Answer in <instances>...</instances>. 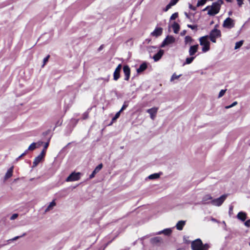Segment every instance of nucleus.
<instances>
[{
  "label": "nucleus",
  "mask_w": 250,
  "mask_h": 250,
  "mask_svg": "<svg viewBox=\"0 0 250 250\" xmlns=\"http://www.w3.org/2000/svg\"><path fill=\"white\" fill-rule=\"evenodd\" d=\"M186 15L187 17H188V15L187 13H186Z\"/></svg>",
  "instance_id": "63"
},
{
  "label": "nucleus",
  "mask_w": 250,
  "mask_h": 250,
  "mask_svg": "<svg viewBox=\"0 0 250 250\" xmlns=\"http://www.w3.org/2000/svg\"><path fill=\"white\" fill-rule=\"evenodd\" d=\"M189 7L190 9H192L193 10H196V8L193 7V6H192L191 4H189Z\"/></svg>",
  "instance_id": "54"
},
{
  "label": "nucleus",
  "mask_w": 250,
  "mask_h": 250,
  "mask_svg": "<svg viewBox=\"0 0 250 250\" xmlns=\"http://www.w3.org/2000/svg\"><path fill=\"white\" fill-rule=\"evenodd\" d=\"M49 57H50V56L48 55L47 56H46L45 58H44L43 64L42 65V67L44 66V65L45 64V63L48 62Z\"/></svg>",
  "instance_id": "40"
},
{
  "label": "nucleus",
  "mask_w": 250,
  "mask_h": 250,
  "mask_svg": "<svg viewBox=\"0 0 250 250\" xmlns=\"http://www.w3.org/2000/svg\"><path fill=\"white\" fill-rule=\"evenodd\" d=\"M178 13H175L171 16V17L170 18V20L171 21L174 20L178 17Z\"/></svg>",
  "instance_id": "36"
},
{
  "label": "nucleus",
  "mask_w": 250,
  "mask_h": 250,
  "mask_svg": "<svg viewBox=\"0 0 250 250\" xmlns=\"http://www.w3.org/2000/svg\"><path fill=\"white\" fill-rule=\"evenodd\" d=\"M164 51L163 50H160L157 53H156L153 57L154 61L157 62L159 61L162 56L163 55Z\"/></svg>",
  "instance_id": "16"
},
{
  "label": "nucleus",
  "mask_w": 250,
  "mask_h": 250,
  "mask_svg": "<svg viewBox=\"0 0 250 250\" xmlns=\"http://www.w3.org/2000/svg\"><path fill=\"white\" fill-rule=\"evenodd\" d=\"M172 233V229L170 228L166 229L163 230L156 232L155 235L164 234L166 236H169Z\"/></svg>",
  "instance_id": "10"
},
{
  "label": "nucleus",
  "mask_w": 250,
  "mask_h": 250,
  "mask_svg": "<svg viewBox=\"0 0 250 250\" xmlns=\"http://www.w3.org/2000/svg\"><path fill=\"white\" fill-rule=\"evenodd\" d=\"M243 43H244V41L243 40L236 42L235 45L234 47V49H238L239 48H240L242 46V45H243Z\"/></svg>",
  "instance_id": "28"
},
{
  "label": "nucleus",
  "mask_w": 250,
  "mask_h": 250,
  "mask_svg": "<svg viewBox=\"0 0 250 250\" xmlns=\"http://www.w3.org/2000/svg\"><path fill=\"white\" fill-rule=\"evenodd\" d=\"M237 104V102H234L231 104H230L229 105H228V106H226L225 107V108L226 109H228V108H229L233 107L234 106L236 105Z\"/></svg>",
  "instance_id": "39"
},
{
  "label": "nucleus",
  "mask_w": 250,
  "mask_h": 250,
  "mask_svg": "<svg viewBox=\"0 0 250 250\" xmlns=\"http://www.w3.org/2000/svg\"><path fill=\"white\" fill-rule=\"evenodd\" d=\"M43 158V157L40 155L36 157L34 160L33 167H36L41 162Z\"/></svg>",
  "instance_id": "18"
},
{
  "label": "nucleus",
  "mask_w": 250,
  "mask_h": 250,
  "mask_svg": "<svg viewBox=\"0 0 250 250\" xmlns=\"http://www.w3.org/2000/svg\"><path fill=\"white\" fill-rule=\"evenodd\" d=\"M87 114H84L83 119H85L87 118Z\"/></svg>",
  "instance_id": "59"
},
{
  "label": "nucleus",
  "mask_w": 250,
  "mask_h": 250,
  "mask_svg": "<svg viewBox=\"0 0 250 250\" xmlns=\"http://www.w3.org/2000/svg\"><path fill=\"white\" fill-rule=\"evenodd\" d=\"M211 200H212V197L211 195L208 194L204 196L202 200V204H206L211 203Z\"/></svg>",
  "instance_id": "14"
},
{
  "label": "nucleus",
  "mask_w": 250,
  "mask_h": 250,
  "mask_svg": "<svg viewBox=\"0 0 250 250\" xmlns=\"http://www.w3.org/2000/svg\"><path fill=\"white\" fill-rule=\"evenodd\" d=\"M18 216V214L17 213L13 214L10 217V220H13L16 219Z\"/></svg>",
  "instance_id": "42"
},
{
  "label": "nucleus",
  "mask_w": 250,
  "mask_h": 250,
  "mask_svg": "<svg viewBox=\"0 0 250 250\" xmlns=\"http://www.w3.org/2000/svg\"><path fill=\"white\" fill-rule=\"evenodd\" d=\"M80 172H72L66 179L67 182L78 181L80 178Z\"/></svg>",
  "instance_id": "7"
},
{
  "label": "nucleus",
  "mask_w": 250,
  "mask_h": 250,
  "mask_svg": "<svg viewBox=\"0 0 250 250\" xmlns=\"http://www.w3.org/2000/svg\"><path fill=\"white\" fill-rule=\"evenodd\" d=\"M216 26V25L215 26ZM221 36V32L220 30L217 29L216 27L212 29L208 36V38L212 42H216V39Z\"/></svg>",
  "instance_id": "3"
},
{
  "label": "nucleus",
  "mask_w": 250,
  "mask_h": 250,
  "mask_svg": "<svg viewBox=\"0 0 250 250\" xmlns=\"http://www.w3.org/2000/svg\"><path fill=\"white\" fill-rule=\"evenodd\" d=\"M48 145H49V142H47L46 143H45L44 145V149H46L48 146Z\"/></svg>",
  "instance_id": "53"
},
{
  "label": "nucleus",
  "mask_w": 250,
  "mask_h": 250,
  "mask_svg": "<svg viewBox=\"0 0 250 250\" xmlns=\"http://www.w3.org/2000/svg\"><path fill=\"white\" fill-rule=\"evenodd\" d=\"M174 32L175 33H178V32L179 31L180 29V26L177 23L174 22L172 26Z\"/></svg>",
  "instance_id": "24"
},
{
  "label": "nucleus",
  "mask_w": 250,
  "mask_h": 250,
  "mask_svg": "<svg viewBox=\"0 0 250 250\" xmlns=\"http://www.w3.org/2000/svg\"><path fill=\"white\" fill-rule=\"evenodd\" d=\"M171 7V6L168 4L167 5L165 9L164 10L165 12L167 11L169 9H170Z\"/></svg>",
  "instance_id": "50"
},
{
  "label": "nucleus",
  "mask_w": 250,
  "mask_h": 250,
  "mask_svg": "<svg viewBox=\"0 0 250 250\" xmlns=\"http://www.w3.org/2000/svg\"><path fill=\"white\" fill-rule=\"evenodd\" d=\"M103 45H101V46L99 47V49H98V50H99V51H101V50H102V49H103Z\"/></svg>",
  "instance_id": "56"
},
{
  "label": "nucleus",
  "mask_w": 250,
  "mask_h": 250,
  "mask_svg": "<svg viewBox=\"0 0 250 250\" xmlns=\"http://www.w3.org/2000/svg\"><path fill=\"white\" fill-rule=\"evenodd\" d=\"M147 68V64L146 62H144L141 64L140 67L137 69L138 73H141L144 71Z\"/></svg>",
  "instance_id": "22"
},
{
  "label": "nucleus",
  "mask_w": 250,
  "mask_h": 250,
  "mask_svg": "<svg viewBox=\"0 0 250 250\" xmlns=\"http://www.w3.org/2000/svg\"><path fill=\"white\" fill-rule=\"evenodd\" d=\"M160 176V174L159 173H153L148 176L147 177L148 179L150 180H154L158 179Z\"/></svg>",
  "instance_id": "25"
},
{
  "label": "nucleus",
  "mask_w": 250,
  "mask_h": 250,
  "mask_svg": "<svg viewBox=\"0 0 250 250\" xmlns=\"http://www.w3.org/2000/svg\"><path fill=\"white\" fill-rule=\"evenodd\" d=\"M158 110V108L157 107H153L150 109H148L146 112L149 114L151 120H154L156 117V114Z\"/></svg>",
  "instance_id": "8"
},
{
  "label": "nucleus",
  "mask_w": 250,
  "mask_h": 250,
  "mask_svg": "<svg viewBox=\"0 0 250 250\" xmlns=\"http://www.w3.org/2000/svg\"><path fill=\"white\" fill-rule=\"evenodd\" d=\"M186 222L185 221H178L176 225V229L179 230H182Z\"/></svg>",
  "instance_id": "20"
},
{
  "label": "nucleus",
  "mask_w": 250,
  "mask_h": 250,
  "mask_svg": "<svg viewBox=\"0 0 250 250\" xmlns=\"http://www.w3.org/2000/svg\"><path fill=\"white\" fill-rule=\"evenodd\" d=\"M249 3H250V0H249Z\"/></svg>",
  "instance_id": "64"
},
{
  "label": "nucleus",
  "mask_w": 250,
  "mask_h": 250,
  "mask_svg": "<svg viewBox=\"0 0 250 250\" xmlns=\"http://www.w3.org/2000/svg\"><path fill=\"white\" fill-rule=\"evenodd\" d=\"M235 21L230 18H227L223 22V26L224 28L231 29L234 27Z\"/></svg>",
  "instance_id": "5"
},
{
  "label": "nucleus",
  "mask_w": 250,
  "mask_h": 250,
  "mask_svg": "<svg viewBox=\"0 0 250 250\" xmlns=\"http://www.w3.org/2000/svg\"><path fill=\"white\" fill-rule=\"evenodd\" d=\"M227 2H231L233 0H226Z\"/></svg>",
  "instance_id": "61"
},
{
  "label": "nucleus",
  "mask_w": 250,
  "mask_h": 250,
  "mask_svg": "<svg viewBox=\"0 0 250 250\" xmlns=\"http://www.w3.org/2000/svg\"><path fill=\"white\" fill-rule=\"evenodd\" d=\"M195 57L191 56L189 58H187L186 60V62L184 63V65L186 64H190L191 63L193 60L194 59Z\"/></svg>",
  "instance_id": "29"
},
{
  "label": "nucleus",
  "mask_w": 250,
  "mask_h": 250,
  "mask_svg": "<svg viewBox=\"0 0 250 250\" xmlns=\"http://www.w3.org/2000/svg\"><path fill=\"white\" fill-rule=\"evenodd\" d=\"M127 106V105L125 103L123 105L122 107L120 109V111L121 112L123 110H125Z\"/></svg>",
  "instance_id": "48"
},
{
  "label": "nucleus",
  "mask_w": 250,
  "mask_h": 250,
  "mask_svg": "<svg viewBox=\"0 0 250 250\" xmlns=\"http://www.w3.org/2000/svg\"><path fill=\"white\" fill-rule=\"evenodd\" d=\"M120 71H117L115 70L114 73H113V79L115 81H117L120 76Z\"/></svg>",
  "instance_id": "27"
},
{
  "label": "nucleus",
  "mask_w": 250,
  "mask_h": 250,
  "mask_svg": "<svg viewBox=\"0 0 250 250\" xmlns=\"http://www.w3.org/2000/svg\"><path fill=\"white\" fill-rule=\"evenodd\" d=\"M232 11H229V15L231 16L232 15Z\"/></svg>",
  "instance_id": "60"
},
{
  "label": "nucleus",
  "mask_w": 250,
  "mask_h": 250,
  "mask_svg": "<svg viewBox=\"0 0 250 250\" xmlns=\"http://www.w3.org/2000/svg\"><path fill=\"white\" fill-rule=\"evenodd\" d=\"M25 235H26V233H24L22 235L18 236H16V237H15L14 238H13L12 239H9L8 241H13L16 240L18 239H19V238H21V237L22 236H24Z\"/></svg>",
  "instance_id": "35"
},
{
  "label": "nucleus",
  "mask_w": 250,
  "mask_h": 250,
  "mask_svg": "<svg viewBox=\"0 0 250 250\" xmlns=\"http://www.w3.org/2000/svg\"><path fill=\"white\" fill-rule=\"evenodd\" d=\"M212 220L213 221H215V219H212Z\"/></svg>",
  "instance_id": "62"
},
{
  "label": "nucleus",
  "mask_w": 250,
  "mask_h": 250,
  "mask_svg": "<svg viewBox=\"0 0 250 250\" xmlns=\"http://www.w3.org/2000/svg\"><path fill=\"white\" fill-rule=\"evenodd\" d=\"M123 71L125 76V80L128 81L130 75V68L128 65H125L123 67Z\"/></svg>",
  "instance_id": "9"
},
{
  "label": "nucleus",
  "mask_w": 250,
  "mask_h": 250,
  "mask_svg": "<svg viewBox=\"0 0 250 250\" xmlns=\"http://www.w3.org/2000/svg\"><path fill=\"white\" fill-rule=\"evenodd\" d=\"M210 248L211 247H210V245L209 244L206 243V244H203L202 243V249L201 250H207L210 249Z\"/></svg>",
  "instance_id": "30"
},
{
  "label": "nucleus",
  "mask_w": 250,
  "mask_h": 250,
  "mask_svg": "<svg viewBox=\"0 0 250 250\" xmlns=\"http://www.w3.org/2000/svg\"><path fill=\"white\" fill-rule=\"evenodd\" d=\"M245 225L247 227H250V219L247 220L245 222Z\"/></svg>",
  "instance_id": "47"
},
{
  "label": "nucleus",
  "mask_w": 250,
  "mask_h": 250,
  "mask_svg": "<svg viewBox=\"0 0 250 250\" xmlns=\"http://www.w3.org/2000/svg\"><path fill=\"white\" fill-rule=\"evenodd\" d=\"M27 152V150H25L24 152H23L22 154H21L20 156H19L17 159H16V161H18L20 159H21V157H22L23 156H24V155H25L26 154Z\"/></svg>",
  "instance_id": "41"
},
{
  "label": "nucleus",
  "mask_w": 250,
  "mask_h": 250,
  "mask_svg": "<svg viewBox=\"0 0 250 250\" xmlns=\"http://www.w3.org/2000/svg\"><path fill=\"white\" fill-rule=\"evenodd\" d=\"M233 208V207L232 206H230L229 207V214L230 215L232 213Z\"/></svg>",
  "instance_id": "51"
},
{
  "label": "nucleus",
  "mask_w": 250,
  "mask_h": 250,
  "mask_svg": "<svg viewBox=\"0 0 250 250\" xmlns=\"http://www.w3.org/2000/svg\"><path fill=\"white\" fill-rule=\"evenodd\" d=\"M121 69H122V64H119L117 66L116 68L115 69V70H116L117 71H120V72Z\"/></svg>",
  "instance_id": "45"
},
{
  "label": "nucleus",
  "mask_w": 250,
  "mask_h": 250,
  "mask_svg": "<svg viewBox=\"0 0 250 250\" xmlns=\"http://www.w3.org/2000/svg\"><path fill=\"white\" fill-rule=\"evenodd\" d=\"M121 112L119 111H118L115 115V116L112 118V121H115L117 119H118L120 115Z\"/></svg>",
  "instance_id": "38"
},
{
  "label": "nucleus",
  "mask_w": 250,
  "mask_h": 250,
  "mask_svg": "<svg viewBox=\"0 0 250 250\" xmlns=\"http://www.w3.org/2000/svg\"><path fill=\"white\" fill-rule=\"evenodd\" d=\"M227 196V195L224 194L220 196L219 198L214 199H212V200H211V204L215 206H220L226 200Z\"/></svg>",
  "instance_id": "4"
},
{
  "label": "nucleus",
  "mask_w": 250,
  "mask_h": 250,
  "mask_svg": "<svg viewBox=\"0 0 250 250\" xmlns=\"http://www.w3.org/2000/svg\"><path fill=\"white\" fill-rule=\"evenodd\" d=\"M223 3V1L222 0H218L216 2H213L210 6V9L208 11V14L210 16H213L218 14Z\"/></svg>",
  "instance_id": "1"
},
{
  "label": "nucleus",
  "mask_w": 250,
  "mask_h": 250,
  "mask_svg": "<svg viewBox=\"0 0 250 250\" xmlns=\"http://www.w3.org/2000/svg\"><path fill=\"white\" fill-rule=\"evenodd\" d=\"M199 45L196 44L194 45H191L189 49V54L191 56H193L195 55V54L197 52L198 49Z\"/></svg>",
  "instance_id": "11"
},
{
  "label": "nucleus",
  "mask_w": 250,
  "mask_h": 250,
  "mask_svg": "<svg viewBox=\"0 0 250 250\" xmlns=\"http://www.w3.org/2000/svg\"><path fill=\"white\" fill-rule=\"evenodd\" d=\"M42 142H39L38 143H36V145L37 144L38 145V147L40 146L41 145H42Z\"/></svg>",
  "instance_id": "55"
},
{
  "label": "nucleus",
  "mask_w": 250,
  "mask_h": 250,
  "mask_svg": "<svg viewBox=\"0 0 250 250\" xmlns=\"http://www.w3.org/2000/svg\"><path fill=\"white\" fill-rule=\"evenodd\" d=\"M103 167V164H100L98 166L96 167L95 169L93 170L92 173L89 175V179H92L93 177H94L95 174L100 171V170Z\"/></svg>",
  "instance_id": "13"
},
{
  "label": "nucleus",
  "mask_w": 250,
  "mask_h": 250,
  "mask_svg": "<svg viewBox=\"0 0 250 250\" xmlns=\"http://www.w3.org/2000/svg\"><path fill=\"white\" fill-rule=\"evenodd\" d=\"M227 91V89H222L221 90L219 93V95H218V98H221L222 96H224V95L225 94L226 91Z\"/></svg>",
  "instance_id": "34"
},
{
  "label": "nucleus",
  "mask_w": 250,
  "mask_h": 250,
  "mask_svg": "<svg viewBox=\"0 0 250 250\" xmlns=\"http://www.w3.org/2000/svg\"><path fill=\"white\" fill-rule=\"evenodd\" d=\"M45 153H46V149H43L41 153L40 154V155H41L42 157H44L45 154Z\"/></svg>",
  "instance_id": "46"
},
{
  "label": "nucleus",
  "mask_w": 250,
  "mask_h": 250,
  "mask_svg": "<svg viewBox=\"0 0 250 250\" xmlns=\"http://www.w3.org/2000/svg\"><path fill=\"white\" fill-rule=\"evenodd\" d=\"M237 217L238 219L244 221L246 219L247 214L246 213L241 211L238 213Z\"/></svg>",
  "instance_id": "19"
},
{
  "label": "nucleus",
  "mask_w": 250,
  "mask_h": 250,
  "mask_svg": "<svg viewBox=\"0 0 250 250\" xmlns=\"http://www.w3.org/2000/svg\"><path fill=\"white\" fill-rule=\"evenodd\" d=\"M56 205V204L54 200L52 201L45 209V212H47L50 210H52Z\"/></svg>",
  "instance_id": "21"
},
{
  "label": "nucleus",
  "mask_w": 250,
  "mask_h": 250,
  "mask_svg": "<svg viewBox=\"0 0 250 250\" xmlns=\"http://www.w3.org/2000/svg\"><path fill=\"white\" fill-rule=\"evenodd\" d=\"M36 148V143H32L30 146H29L28 147V149H27V151L28 150H34L35 148Z\"/></svg>",
  "instance_id": "31"
},
{
  "label": "nucleus",
  "mask_w": 250,
  "mask_h": 250,
  "mask_svg": "<svg viewBox=\"0 0 250 250\" xmlns=\"http://www.w3.org/2000/svg\"><path fill=\"white\" fill-rule=\"evenodd\" d=\"M206 1L205 0H199L198 1L197 3V6L199 7L200 6L204 5L206 3Z\"/></svg>",
  "instance_id": "33"
},
{
  "label": "nucleus",
  "mask_w": 250,
  "mask_h": 250,
  "mask_svg": "<svg viewBox=\"0 0 250 250\" xmlns=\"http://www.w3.org/2000/svg\"><path fill=\"white\" fill-rule=\"evenodd\" d=\"M237 2V4L239 7L242 6L243 4L244 0H236Z\"/></svg>",
  "instance_id": "43"
},
{
  "label": "nucleus",
  "mask_w": 250,
  "mask_h": 250,
  "mask_svg": "<svg viewBox=\"0 0 250 250\" xmlns=\"http://www.w3.org/2000/svg\"><path fill=\"white\" fill-rule=\"evenodd\" d=\"M163 29L161 27H157L155 30L151 33V35L153 36L157 37L160 36L162 34Z\"/></svg>",
  "instance_id": "12"
},
{
  "label": "nucleus",
  "mask_w": 250,
  "mask_h": 250,
  "mask_svg": "<svg viewBox=\"0 0 250 250\" xmlns=\"http://www.w3.org/2000/svg\"><path fill=\"white\" fill-rule=\"evenodd\" d=\"M186 33V31H183L181 33V35L183 36Z\"/></svg>",
  "instance_id": "57"
},
{
  "label": "nucleus",
  "mask_w": 250,
  "mask_h": 250,
  "mask_svg": "<svg viewBox=\"0 0 250 250\" xmlns=\"http://www.w3.org/2000/svg\"><path fill=\"white\" fill-rule=\"evenodd\" d=\"M162 242V239L160 237H155L150 239V243L155 245H157Z\"/></svg>",
  "instance_id": "15"
},
{
  "label": "nucleus",
  "mask_w": 250,
  "mask_h": 250,
  "mask_svg": "<svg viewBox=\"0 0 250 250\" xmlns=\"http://www.w3.org/2000/svg\"><path fill=\"white\" fill-rule=\"evenodd\" d=\"M193 40L192 39V38L189 36H187L185 38V44H191L192 42H193Z\"/></svg>",
  "instance_id": "26"
},
{
  "label": "nucleus",
  "mask_w": 250,
  "mask_h": 250,
  "mask_svg": "<svg viewBox=\"0 0 250 250\" xmlns=\"http://www.w3.org/2000/svg\"><path fill=\"white\" fill-rule=\"evenodd\" d=\"M181 76V75H177L175 73H174L171 78H170V82H173L175 80H177Z\"/></svg>",
  "instance_id": "32"
},
{
  "label": "nucleus",
  "mask_w": 250,
  "mask_h": 250,
  "mask_svg": "<svg viewBox=\"0 0 250 250\" xmlns=\"http://www.w3.org/2000/svg\"><path fill=\"white\" fill-rule=\"evenodd\" d=\"M179 1V0H171L170 2L169 3V4L171 6H174V5H175L177 2L178 1Z\"/></svg>",
  "instance_id": "37"
},
{
  "label": "nucleus",
  "mask_w": 250,
  "mask_h": 250,
  "mask_svg": "<svg viewBox=\"0 0 250 250\" xmlns=\"http://www.w3.org/2000/svg\"><path fill=\"white\" fill-rule=\"evenodd\" d=\"M184 239L187 243H189V241H188V240H186V238L185 237H184Z\"/></svg>",
  "instance_id": "58"
},
{
  "label": "nucleus",
  "mask_w": 250,
  "mask_h": 250,
  "mask_svg": "<svg viewBox=\"0 0 250 250\" xmlns=\"http://www.w3.org/2000/svg\"><path fill=\"white\" fill-rule=\"evenodd\" d=\"M165 41H166V42H167V44H171V43H173L175 41V38L172 37V36H168L165 39Z\"/></svg>",
  "instance_id": "23"
},
{
  "label": "nucleus",
  "mask_w": 250,
  "mask_h": 250,
  "mask_svg": "<svg viewBox=\"0 0 250 250\" xmlns=\"http://www.w3.org/2000/svg\"><path fill=\"white\" fill-rule=\"evenodd\" d=\"M210 9V6H207L206 8H205L203 11H208V10Z\"/></svg>",
  "instance_id": "52"
},
{
  "label": "nucleus",
  "mask_w": 250,
  "mask_h": 250,
  "mask_svg": "<svg viewBox=\"0 0 250 250\" xmlns=\"http://www.w3.org/2000/svg\"><path fill=\"white\" fill-rule=\"evenodd\" d=\"M13 169L14 167L12 166L7 170L4 176L5 181L12 177L13 175Z\"/></svg>",
  "instance_id": "17"
},
{
  "label": "nucleus",
  "mask_w": 250,
  "mask_h": 250,
  "mask_svg": "<svg viewBox=\"0 0 250 250\" xmlns=\"http://www.w3.org/2000/svg\"><path fill=\"white\" fill-rule=\"evenodd\" d=\"M208 36H205L199 39L200 44L203 46L202 51L206 52L209 50L210 42L208 40Z\"/></svg>",
  "instance_id": "2"
},
{
  "label": "nucleus",
  "mask_w": 250,
  "mask_h": 250,
  "mask_svg": "<svg viewBox=\"0 0 250 250\" xmlns=\"http://www.w3.org/2000/svg\"><path fill=\"white\" fill-rule=\"evenodd\" d=\"M202 246V242L200 239H197L191 242L192 250H201Z\"/></svg>",
  "instance_id": "6"
},
{
  "label": "nucleus",
  "mask_w": 250,
  "mask_h": 250,
  "mask_svg": "<svg viewBox=\"0 0 250 250\" xmlns=\"http://www.w3.org/2000/svg\"><path fill=\"white\" fill-rule=\"evenodd\" d=\"M188 27L190 28V29H191L192 30H194V29L197 28V26L196 25H190V24H188Z\"/></svg>",
  "instance_id": "44"
},
{
  "label": "nucleus",
  "mask_w": 250,
  "mask_h": 250,
  "mask_svg": "<svg viewBox=\"0 0 250 250\" xmlns=\"http://www.w3.org/2000/svg\"><path fill=\"white\" fill-rule=\"evenodd\" d=\"M168 45L167 42H166V41L164 40V41L162 43L161 45V47H164L165 46V45Z\"/></svg>",
  "instance_id": "49"
}]
</instances>
